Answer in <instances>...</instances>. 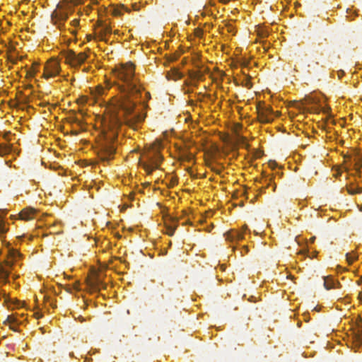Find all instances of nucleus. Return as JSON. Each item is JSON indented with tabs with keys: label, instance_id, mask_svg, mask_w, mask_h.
Returning a JSON list of instances; mask_svg holds the SVG:
<instances>
[{
	"label": "nucleus",
	"instance_id": "f257e3e1",
	"mask_svg": "<svg viewBox=\"0 0 362 362\" xmlns=\"http://www.w3.org/2000/svg\"><path fill=\"white\" fill-rule=\"evenodd\" d=\"M135 68L132 62H128L116 67L114 70L115 76L124 83L120 86L122 96L114 98L109 105V118L105 119L104 129L102 136L98 142L97 155L103 162H107L114 158L116 152V140L117 130L124 123L135 129L138 122H141L143 118L138 115L129 117L135 107V103L132 96L137 95L141 91L138 80L135 77Z\"/></svg>",
	"mask_w": 362,
	"mask_h": 362
},
{
	"label": "nucleus",
	"instance_id": "f03ea898",
	"mask_svg": "<svg viewBox=\"0 0 362 362\" xmlns=\"http://www.w3.org/2000/svg\"><path fill=\"white\" fill-rule=\"evenodd\" d=\"M146 157L147 162L141 163V165L145 171L150 175L155 169L159 167L163 157L157 151L148 153Z\"/></svg>",
	"mask_w": 362,
	"mask_h": 362
},
{
	"label": "nucleus",
	"instance_id": "7ed1b4c3",
	"mask_svg": "<svg viewBox=\"0 0 362 362\" xmlns=\"http://www.w3.org/2000/svg\"><path fill=\"white\" fill-rule=\"evenodd\" d=\"M67 7V4L64 6L59 4L57 9H55L52 13V21L59 29H62L64 25V23L68 18Z\"/></svg>",
	"mask_w": 362,
	"mask_h": 362
},
{
	"label": "nucleus",
	"instance_id": "20e7f679",
	"mask_svg": "<svg viewBox=\"0 0 362 362\" xmlns=\"http://www.w3.org/2000/svg\"><path fill=\"white\" fill-rule=\"evenodd\" d=\"M65 62L72 67H78L82 64L88 58V54L86 52H80L76 54L72 50H68L64 54Z\"/></svg>",
	"mask_w": 362,
	"mask_h": 362
},
{
	"label": "nucleus",
	"instance_id": "39448f33",
	"mask_svg": "<svg viewBox=\"0 0 362 362\" xmlns=\"http://www.w3.org/2000/svg\"><path fill=\"white\" fill-rule=\"evenodd\" d=\"M60 70L59 62L54 59H51L45 66L44 77L45 78L54 77L59 74Z\"/></svg>",
	"mask_w": 362,
	"mask_h": 362
},
{
	"label": "nucleus",
	"instance_id": "423d86ee",
	"mask_svg": "<svg viewBox=\"0 0 362 362\" xmlns=\"http://www.w3.org/2000/svg\"><path fill=\"white\" fill-rule=\"evenodd\" d=\"M247 230V226H244L241 230H230L226 233V238L231 242L239 241L244 238Z\"/></svg>",
	"mask_w": 362,
	"mask_h": 362
},
{
	"label": "nucleus",
	"instance_id": "0eeeda50",
	"mask_svg": "<svg viewBox=\"0 0 362 362\" xmlns=\"http://www.w3.org/2000/svg\"><path fill=\"white\" fill-rule=\"evenodd\" d=\"M35 214L36 210L35 209L25 208L18 214V216L21 220L28 221L34 219Z\"/></svg>",
	"mask_w": 362,
	"mask_h": 362
},
{
	"label": "nucleus",
	"instance_id": "6e6552de",
	"mask_svg": "<svg viewBox=\"0 0 362 362\" xmlns=\"http://www.w3.org/2000/svg\"><path fill=\"white\" fill-rule=\"evenodd\" d=\"M272 112V110L271 107H264L262 111H259V119L261 122H270L272 121L273 118L272 117L271 113Z\"/></svg>",
	"mask_w": 362,
	"mask_h": 362
},
{
	"label": "nucleus",
	"instance_id": "1a4fd4ad",
	"mask_svg": "<svg viewBox=\"0 0 362 362\" xmlns=\"http://www.w3.org/2000/svg\"><path fill=\"white\" fill-rule=\"evenodd\" d=\"M170 221L172 223H166L165 227H166V233L168 235L172 236V235H173V234L175 231L176 226H177L176 223L178 221V220L175 218H170Z\"/></svg>",
	"mask_w": 362,
	"mask_h": 362
},
{
	"label": "nucleus",
	"instance_id": "9d476101",
	"mask_svg": "<svg viewBox=\"0 0 362 362\" xmlns=\"http://www.w3.org/2000/svg\"><path fill=\"white\" fill-rule=\"evenodd\" d=\"M4 324H8L9 327L11 329L16 332L17 329L14 326V325L18 324L17 318L13 315H8L6 320L4 322Z\"/></svg>",
	"mask_w": 362,
	"mask_h": 362
},
{
	"label": "nucleus",
	"instance_id": "9b49d317",
	"mask_svg": "<svg viewBox=\"0 0 362 362\" xmlns=\"http://www.w3.org/2000/svg\"><path fill=\"white\" fill-rule=\"evenodd\" d=\"M337 284H339V283L336 282L332 279L324 277V286L327 290L335 288Z\"/></svg>",
	"mask_w": 362,
	"mask_h": 362
},
{
	"label": "nucleus",
	"instance_id": "f8f14e48",
	"mask_svg": "<svg viewBox=\"0 0 362 362\" xmlns=\"http://www.w3.org/2000/svg\"><path fill=\"white\" fill-rule=\"evenodd\" d=\"M12 151V145L0 144V156H4Z\"/></svg>",
	"mask_w": 362,
	"mask_h": 362
},
{
	"label": "nucleus",
	"instance_id": "ddd939ff",
	"mask_svg": "<svg viewBox=\"0 0 362 362\" xmlns=\"http://www.w3.org/2000/svg\"><path fill=\"white\" fill-rule=\"evenodd\" d=\"M6 214V212L5 211L0 210V233H5L8 230V228L3 220V217Z\"/></svg>",
	"mask_w": 362,
	"mask_h": 362
},
{
	"label": "nucleus",
	"instance_id": "4468645a",
	"mask_svg": "<svg viewBox=\"0 0 362 362\" xmlns=\"http://www.w3.org/2000/svg\"><path fill=\"white\" fill-rule=\"evenodd\" d=\"M9 272L4 267L0 268V281L6 283Z\"/></svg>",
	"mask_w": 362,
	"mask_h": 362
},
{
	"label": "nucleus",
	"instance_id": "2eb2a0df",
	"mask_svg": "<svg viewBox=\"0 0 362 362\" xmlns=\"http://www.w3.org/2000/svg\"><path fill=\"white\" fill-rule=\"evenodd\" d=\"M346 190H347L348 193L351 195L362 193V187H357L356 188L347 187Z\"/></svg>",
	"mask_w": 362,
	"mask_h": 362
},
{
	"label": "nucleus",
	"instance_id": "dca6fc26",
	"mask_svg": "<svg viewBox=\"0 0 362 362\" xmlns=\"http://www.w3.org/2000/svg\"><path fill=\"white\" fill-rule=\"evenodd\" d=\"M122 11L130 12V10L127 7H126L124 5H122L119 8L114 10V14L116 16H120L122 14Z\"/></svg>",
	"mask_w": 362,
	"mask_h": 362
},
{
	"label": "nucleus",
	"instance_id": "f3484780",
	"mask_svg": "<svg viewBox=\"0 0 362 362\" xmlns=\"http://www.w3.org/2000/svg\"><path fill=\"white\" fill-rule=\"evenodd\" d=\"M346 257L349 264H351L357 258L356 255H352L351 253H346Z\"/></svg>",
	"mask_w": 362,
	"mask_h": 362
},
{
	"label": "nucleus",
	"instance_id": "a211bd4d",
	"mask_svg": "<svg viewBox=\"0 0 362 362\" xmlns=\"http://www.w3.org/2000/svg\"><path fill=\"white\" fill-rule=\"evenodd\" d=\"M241 85L247 88H251L252 87V83L250 81V78H245V79H243V81L241 82Z\"/></svg>",
	"mask_w": 362,
	"mask_h": 362
},
{
	"label": "nucleus",
	"instance_id": "6ab92c4d",
	"mask_svg": "<svg viewBox=\"0 0 362 362\" xmlns=\"http://www.w3.org/2000/svg\"><path fill=\"white\" fill-rule=\"evenodd\" d=\"M356 341L360 345H362V329L359 331L358 333L356 335Z\"/></svg>",
	"mask_w": 362,
	"mask_h": 362
},
{
	"label": "nucleus",
	"instance_id": "aec40b11",
	"mask_svg": "<svg viewBox=\"0 0 362 362\" xmlns=\"http://www.w3.org/2000/svg\"><path fill=\"white\" fill-rule=\"evenodd\" d=\"M103 32L105 34L110 33H111V28H110V27H109L108 25H105V26H104V28H103Z\"/></svg>",
	"mask_w": 362,
	"mask_h": 362
},
{
	"label": "nucleus",
	"instance_id": "412c9836",
	"mask_svg": "<svg viewBox=\"0 0 362 362\" xmlns=\"http://www.w3.org/2000/svg\"><path fill=\"white\" fill-rule=\"evenodd\" d=\"M248 252V248H247V246L246 245H243L241 248V250H240V254L241 255H243L244 254H246Z\"/></svg>",
	"mask_w": 362,
	"mask_h": 362
},
{
	"label": "nucleus",
	"instance_id": "4be33fe9",
	"mask_svg": "<svg viewBox=\"0 0 362 362\" xmlns=\"http://www.w3.org/2000/svg\"><path fill=\"white\" fill-rule=\"evenodd\" d=\"M71 25L74 27H77L79 25V20L78 19H74L71 23Z\"/></svg>",
	"mask_w": 362,
	"mask_h": 362
},
{
	"label": "nucleus",
	"instance_id": "5701e85b",
	"mask_svg": "<svg viewBox=\"0 0 362 362\" xmlns=\"http://www.w3.org/2000/svg\"><path fill=\"white\" fill-rule=\"evenodd\" d=\"M211 170L217 174H220L221 172V169L220 168L212 167Z\"/></svg>",
	"mask_w": 362,
	"mask_h": 362
},
{
	"label": "nucleus",
	"instance_id": "b1692460",
	"mask_svg": "<svg viewBox=\"0 0 362 362\" xmlns=\"http://www.w3.org/2000/svg\"><path fill=\"white\" fill-rule=\"evenodd\" d=\"M10 134H11V133H10V132H6V133H5V134H4V139H6V140H7V141H9V138H8V136H9V135H10Z\"/></svg>",
	"mask_w": 362,
	"mask_h": 362
},
{
	"label": "nucleus",
	"instance_id": "393cba45",
	"mask_svg": "<svg viewBox=\"0 0 362 362\" xmlns=\"http://www.w3.org/2000/svg\"><path fill=\"white\" fill-rule=\"evenodd\" d=\"M220 1L223 4H227L230 1V0H220Z\"/></svg>",
	"mask_w": 362,
	"mask_h": 362
},
{
	"label": "nucleus",
	"instance_id": "a878e982",
	"mask_svg": "<svg viewBox=\"0 0 362 362\" xmlns=\"http://www.w3.org/2000/svg\"><path fill=\"white\" fill-rule=\"evenodd\" d=\"M98 91H99V94H103V88L102 87H100Z\"/></svg>",
	"mask_w": 362,
	"mask_h": 362
},
{
	"label": "nucleus",
	"instance_id": "bb28decb",
	"mask_svg": "<svg viewBox=\"0 0 362 362\" xmlns=\"http://www.w3.org/2000/svg\"><path fill=\"white\" fill-rule=\"evenodd\" d=\"M269 165H270L271 167L274 168V165H276V163H275L274 162H272H272H270V163H269Z\"/></svg>",
	"mask_w": 362,
	"mask_h": 362
},
{
	"label": "nucleus",
	"instance_id": "cd10ccee",
	"mask_svg": "<svg viewBox=\"0 0 362 362\" xmlns=\"http://www.w3.org/2000/svg\"><path fill=\"white\" fill-rule=\"evenodd\" d=\"M343 74V71H340L338 72V76L340 78L341 76Z\"/></svg>",
	"mask_w": 362,
	"mask_h": 362
},
{
	"label": "nucleus",
	"instance_id": "c85d7f7f",
	"mask_svg": "<svg viewBox=\"0 0 362 362\" xmlns=\"http://www.w3.org/2000/svg\"><path fill=\"white\" fill-rule=\"evenodd\" d=\"M95 288H99V282L97 283V285L94 286Z\"/></svg>",
	"mask_w": 362,
	"mask_h": 362
},
{
	"label": "nucleus",
	"instance_id": "c756f323",
	"mask_svg": "<svg viewBox=\"0 0 362 362\" xmlns=\"http://www.w3.org/2000/svg\"><path fill=\"white\" fill-rule=\"evenodd\" d=\"M93 4H97V0H90Z\"/></svg>",
	"mask_w": 362,
	"mask_h": 362
},
{
	"label": "nucleus",
	"instance_id": "7c9ffc66",
	"mask_svg": "<svg viewBox=\"0 0 362 362\" xmlns=\"http://www.w3.org/2000/svg\"><path fill=\"white\" fill-rule=\"evenodd\" d=\"M37 66V64H33V66Z\"/></svg>",
	"mask_w": 362,
	"mask_h": 362
}]
</instances>
